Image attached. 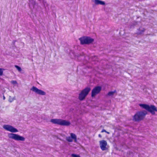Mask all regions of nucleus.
<instances>
[{
	"label": "nucleus",
	"instance_id": "1",
	"mask_svg": "<svg viewBox=\"0 0 157 157\" xmlns=\"http://www.w3.org/2000/svg\"><path fill=\"white\" fill-rule=\"evenodd\" d=\"M3 127L6 130L12 132L8 134V137L10 139H13L18 141H24L25 140V138L24 137L18 134L13 133L18 132V130L17 128L13 126L8 124H4Z\"/></svg>",
	"mask_w": 157,
	"mask_h": 157
},
{
	"label": "nucleus",
	"instance_id": "2",
	"mask_svg": "<svg viewBox=\"0 0 157 157\" xmlns=\"http://www.w3.org/2000/svg\"><path fill=\"white\" fill-rule=\"evenodd\" d=\"M140 107L147 112L150 113L152 115L155 114V112H157V108L154 105H149L145 103H140L138 104Z\"/></svg>",
	"mask_w": 157,
	"mask_h": 157
},
{
	"label": "nucleus",
	"instance_id": "3",
	"mask_svg": "<svg viewBox=\"0 0 157 157\" xmlns=\"http://www.w3.org/2000/svg\"><path fill=\"white\" fill-rule=\"evenodd\" d=\"M147 113V111L144 110L137 111L132 117V120L136 122H139L142 121L145 118Z\"/></svg>",
	"mask_w": 157,
	"mask_h": 157
},
{
	"label": "nucleus",
	"instance_id": "4",
	"mask_svg": "<svg viewBox=\"0 0 157 157\" xmlns=\"http://www.w3.org/2000/svg\"><path fill=\"white\" fill-rule=\"evenodd\" d=\"M50 122L53 124L61 126H68L71 124V123L69 121L61 119H51L50 120Z\"/></svg>",
	"mask_w": 157,
	"mask_h": 157
},
{
	"label": "nucleus",
	"instance_id": "5",
	"mask_svg": "<svg viewBox=\"0 0 157 157\" xmlns=\"http://www.w3.org/2000/svg\"><path fill=\"white\" fill-rule=\"evenodd\" d=\"M81 45H89L92 44L94 41V39L88 36H83L79 38Z\"/></svg>",
	"mask_w": 157,
	"mask_h": 157
},
{
	"label": "nucleus",
	"instance_id": "6",
	"mask_svg": "<svg viewBox=\"0 0 157 157\" xmlns=\"http://www.w3.org/2000/svg\"><path fill=\"white\" fill-rule=\"evenodd\" d=\"M91 90V88L87 87L82 90L79 94L78 99L80 101L83 100L88 94Z\"/></svg>",
	"mask_w": 157,
	"mask_h": 157
},
{
	"label": "nucleus",
	"instance_id": "7",
	"mask_svg": "<svg viewBox=\"0 0 157 157\" xmlns=\"http://www.w3.org/2000/svg\"><path fill=\"white\" fill-rule=\"evenodd\" d=\"M101 90L102 87L101 86H95L91 91V97L92 98L95 97L97 94L100 92Z\"/></svg>",
	"mask_w": 157,
	"mask_h": 157
},
{
	"label": "nucleus",
	"instance_id": "8",
	"mask_svg": "<svg viewBox=\"0 0 157 157\" xmlns=\"http://www.w3.org/2000/svg\"><path fill=\"white\" fill-rule=\"evenodd\" d=\"M31 90L35 92L36 94L41 95H45L46 93L42 90L39 89L36 87L33 86L30 89Z\"/></svg>",
	"mask_w": 157,
	"mask_h": 157
},
{
	"label": "nucleus",
	"instance_id": "9",
	"mask_svg": "<svg viewBox=\"0 0 157 157\" xmlns=\"http://www.w3.org/2000/svg\"><path fill=\"white\" fill-rule=\"evenodd\" d=\"M73 140L75 142H77V136L75 134L73 133H71L70 136H67L66 137V140L69 142H73Z\"/></svg>",
	"mask_w": 157,
	"mask_h": 157
},
{
	"label": "nucleus",
	"instance_id": "10",
	"mask_svg": "<svg viewBox=\"0 0 157 157\" xmlns=\"http://www.w3.org/2000/svg\"><path fill=\"white\" fill-rule=\"evenodd\" d=\"M107 143L106 141L105 140H102L100 141V145L102 151L106 150L107 149L106 146Z\"/></svg>",
	"mask_w": 157,
	"mask_h": 157
},
{
	"label": "nucleus",
	"instance_id": "11",
	"mask_svg": "<svg viewBox=\"0 0 157 157\" xmlns=\"http://www.w3.org/2000/svg\"><path fill=\"white\" fill-rule=\"evenodd\" d=\"M145 30V29L141 27L137 29L136 33L138 35L142 34Z\"/></svg>",
	"mask_w": 157,
	"mask_h": 157
},
{
	"label": "nucleus",
	"instance_id": "12",
	"mask_svg": "<svg viewBox=\"0 0 157 157\" xmlns=\"http://www.w3.org/2000/svg\"><path fill=\"white\" fill-rule=\"evenodd\" d=\"M29 7L31 9V7H33V8H34V6L36 4V1L34 0H29Z\"/></svg>",
	"mask_w": 157,
	"mask_h": 157
},
{
	"label": "nucleus",
	"instance_id": "13",
	"mask_svg": "<svg viewBox=\"0 0 157 157\" xmlns=\"http://www.w3.org/2000/svg\"><path fill=\"white\" fill-rule=\"evenodd\" d=\"M94 3L96 5H105V2L100 0H94Z\"/></svg>",
	"mask_w": 157,
	"mask_h": 157
},
{
	"label": "nucleus",
	"instance_id": "14",
	"mask_svg": "<svg viewBox=\"0 0 157 157\" xmlns=\"http://www.w3.org/2000/svg\"><path fill=\"white\" fill-rule=\"evenodd\" d=\"M138 22L135 21L133 23L131 24L130 25V29H133L134 27L138 24Z\"/></svg>",
	"mask_w": 157,
	"mask_h": 157
},
{
	"label": "nucleus",
	"instance_id": "15",
	"mask_svg": "<svg viewBox=\"0 0 157 157\" xmlns=\"http://www.w3.org/2000/svg\"><path fill=\"white\" fill-rule=\"evenodd\" d=\"M117 93L116 90H114L113 91H109L107 94V95L109 96H113L115 93Z\"/></svg>",
	"mask_w": 157,
	"mask_h": 157
},
{
	"label": "nucleus",
	"instance_id": "16",
	"mask_svg": "<svg viewBox=\"0 0 157 157\" xmlns=\"http://www.w3.org/2000/svg\"><path fill=\"white\" fill-rule=\"evenodd\" d=\"M15 97L12 98L11 96H9L8 101L10 102H12L14 100H15Z\"/></svg>",
	"mask_w": 157,
	"mask_h": 157
},
{
	"label": "nucleus",
	"instance_id": "17",
	"mask_svg": "<svg viewBox=\"0 0 157 157\" xmlns=\"http://www.w3.org/2000/svg\"><path fill=\"white\" fill-rule=\"evenodd\" d=\"M15 67L19 71H21V69L20 67L18 65H15Z\"/></svg>",
	"mask_w": 157,
	"mask_h": 157
},
{
	"label": "nucleus",
	"instance_id": "18",
	"mask_svg": "<svg viewBox=\"0 0 157 157\" xmlns=\"http://www.w3.org/2000/svg\"><path fill=\"white\" fill-rule=\"evenodd\" d=\"M5 69L2 68H0V76H2L3 75V72Z\"/></svg>",
	"mask_w": 157,
	"mask_h": 157
},
{
	"label": "nucleus",
	"instance_id": "19",
	"mask_svg": "<svg viewBox=\"0 0 157 157\" xmlns=\"http://www.w3.org/2000/svg\"><path fill=\"white\" fill-rule=\"evenodd\" d=\"M11 83L15 85L17 84V82L15 80H12L11 81Z\"/></svg>",
	"mask_w": 157,
	"mask_h": 157
},
{
	"label": "nucleus",
	"instance_id": "20",
	"mask_svg": "<svg viewBox=\"0 0 157 157\" xmlns=\"http://www.w3.org/2000/svg\"><path fill=\"white\" fill-rule=\"evenodd\" d=\"M106 132V131L104 129H103L101 131V132Z\"/></svg>",
	"mask_w": 157,
	"mask_h": 157
},
{
	"label": "nucleus",
	"instance_id": "21",
	"mask_svg": "<svg viewBox=\"0 0 157 157\" xmlns=\"http://www.w3.org/2000/svg\"><path fill=\"white\" fill-rule=\"evenodd\" d=\"M98 136H99V137L100 138H101L102 137L101 135L100 134H99L98 135Z\"/></svg>",
	"mask_w": 157,
	"mask_h": 157
},
{
	"label": "nucleus",
	"instance_id": "22",
	"mask_svg": "<svg viewBox=\"0 0 157 157\" xmlns=\"http://www.w3.org/2000/svg\"><path fill=\"white\" fill-rule=\"evenodd\" d=\"M16 41V40H13V45L14 44H15V42Z\"/></svg>",
	"mask_w": 157,
	"mask_h": 157
},
{
	"label": "nucleus",
	"instance_id": "23",
	"mask_svg": "<svg viewBox=\"0 0 157 157\" xmlns=\"http://www.w3.org/2000/svg\"><path fill=\"white\" fill-rule=\"evenodd\" d=\"M3 98L4 100L5 99V97L4 95L3 96Z\"/></svg>",
	"mask_w": 157,
	"mask_h": 157
},
{
	"label": "nucleus",
	"instance_id": "24",
	"mask_svg": "<svg viewBox=\"0 0 157 157\" xmlns=\"http://www.w3.org/2000/svg\"><path fill=\"white\" fill-rule=\"evenodd\" d=\"M106 133H107V134H109V132H107V131H106Z\"/></svg>",
	"mask_w": 157,
	"mask_h": 157
},
{
	"label": "nucleus",
	"instance_id": "25",
	"mask_svg": "<svg viewBox=\"0 0 157 157\" xmlns=\"http://www.w3.org/2000/svg\"><path fill=\"white\" fill-rule=\"evenodd\" d=\"M82 56V55H79V56Z\"/></svg>",
	"mask_w": 157,
	"mask_h": 157
}]
</instances>
